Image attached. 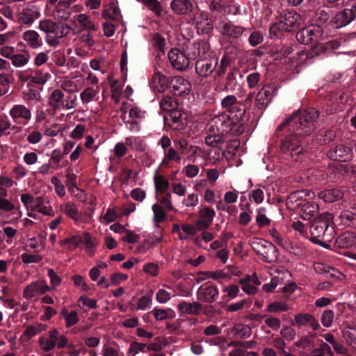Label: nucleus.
Returning a JSON list of instances; mask_svg holds the SVG:
<instances>
[{"label": "nucleus", "mask_w": 356, "mask_h": 356, "mask_svg": "<svg viewBox=\"0 0 356 356\" xmlns=\"http://www.w3.org/2000/svg\"><path fill=\"white\" fill-rule=\"evenodd\" d=\"M168 59L171 65L179 71L186 70L190 65L191 58L178 49H172L168 52Z\"/></svg>", "instance_id": "nucleus-9"}, {"label": "nucleus", "mask_w": 356, "mask_h": 356, "mask_svg": "<svg viewBox=\"0 0 356 356\" xmlns=\"http://www.w3.org/2000/svg\"><path fill=\"white\" fill-rule=\"evenodd\" d=\"M337 242L341 248H350L356 243V236L353 232H346L338 237Z\"/></svg>", "instance_id": "nucleus-35"}, {"label": "nucleus", "mask_w": 356, "mask_h": 356, "mask_svg": "<svg viewBox=\"0 0 356 356\" xmlns=\"http://www.w3.org/2000/svg\"><path fill=\"white\" fill-rule=\"evenodd\" d=\"M296 38L300 43L305 44H314L312 51L316 55H321L330 49H337L338 47L337 42H321L323 38L322 29L316 25H311L301 29L296 33Z\"/></svg>", "instance_id": "nucleus-3"}, {"label": "nucleus", "mask_w": 356, "mask_h": 356, "mask_svg": "<svg viewBox=\"0 0 356 356\" xmlns=\"http://www.w3.org/2000/svg\"><path fill=\"white\" fill-rule=\"evenodd\" d=\"M239 283L241 285L242 290L248 295L255 294L257 291V287H255L250 280V276H247L245 278L241 279Z\"/></svg>", "instance_id": "nucleus-51"}, {"label": "nucleus", "mask_w": 356, "mask_h": 356, "mask_svg": "<svg viewBox=\"0 0 356 356\" xmlns=\"http://www.w3.org/2000/svg\"><path fill=\"white\" fill-rule=\"evenodd\" d=\"M170 117L176 129H183L187 124V115L179 110L174 109L170 112Z\"/></svg>", "instance_id": "nucleus-30"}, {"label": "nucleus", "mask_w": 356, "mask_h": 356, "mask_svg": "<svg viewBox=\"0 0 356 356\" xmlns=\"http://www.w3.org/2000/svg\"><path fill=\"white\" fill-rule=\"evenodd\" d=\"M223 152L219 148H213L209 151L206 152V159H208L212 163L218 162L222 156Z\"/></svg>", "instance_id": "nucleus-58"}, {"label": "nucleus", "mask_w": 356, "mask_h": 356, "mask_svg": "<svg viewBox=\"0 0 356 356\" xmlns=\"http://www.w3.org/2000/svg\"><path fill=\"white\" fill-rule=\"evenodd\" d=\"M265 194L267 195L268 200L269 201V197L270 195L269 189L265 186L259 185L256 188L251 191L250 199L256 204H259L264 202Z\"/></svg>", "instance_id": "nucleus-28"}, {"label": "nucleus", "mask_w": 356, "mask_h": 356, "mask_svg": "<svg viewBox=\"0 0 356 356\" xmlns=\"http://www.w3.org/2000/svg\"><path fill=\"white\" fill-rule=\"evenodd\" d=\"M217 64L216 58L199 59L195 63V72L201 77H208L216 70Z\"/></svg>", "instance_id": "nucleus-14"}, {"label": "nucleus", "mask_w": 356, "mask_h": 356, "mask_svg": "<svg viewBox=\"0 0 356 356\" xmlns=\"http://www.w3.org/2000/svg\"><path fill=\"white\" fill-rule=\"evenodd\" d=\"M104 17L117 19L120 16L119 8L114 3H110L102 13Z\"/></svg>", "instance_id": "nucleus-54"}, {"label": "nucleus", "mask_w": 356, "mask_h": 356, "mask_svg": "<svg viewBox=\"0 0 356 356\" xmlns=\"http://www.w3.org/2000/svg\"><path fill=\"white\" fill-rule=\"evenodd\" d=\"M51 290L44 280H38L27 285L24 291V297L31 299L38 294L44 293Z\"/></svg>", "instance_id": "nucleus-17"}, {"label": "nucleus", "mask_w": 356, "mask_h": 356, "mask_svg": "<svg viewBox=\"0 0 356 356\" xmlns=\"http://www.w3.org/2000/svg\"><path fill=\"white\" fill-rule=\"evenodd\" d=\"M314 193L302 190L296 191L289 195L286 200L287 207L299 213L305 220H309L315 216L318 211V205L311 202Z\"/></svg>", "instance_id": "nucleus-4"}, {"label": "nucleus", "mask_w": 356, "mask_h": 356, "mask_svg": "<svg viewBox=\"0 0 356 356\" xmlns=\"http://www.w3.org/2000/svg\"><path fill=\"white\" fill-rule=\"evenodd\" d=\"M154 183L156 193H165L168 190L170 184L168 179L161 175H156L154 177Z\"/></svg>", "instance_id": "nucleus-46"}, {"label": "nucleus", "mask_w": 356, "mask_h": 356, "mask_svg": "<svg viewBox=\"0 0 356 356\" xmlns=\"http://www.w3.org/2000/svg\"><path fill=\"white\" fill-rule=\"evenodd\" d=\"M208 134L205 138L207 145L218 147L224 142V136L228 133L239 135L245 130L242 122H234L233 120L227 119L225 115L213 117L207 126Z\"/></svg>", "instance_id": "nucleus-2"}, {"label": "nucleus", "mask_w": 356, "mask_h": 356, "mask_svg": "<svg viewBox=\"0 0 356 356\" xmlns=\"http://www.w3.org/2000/svg\"><path fill=\"white\" fill-rule=\"evenodd\" d=\"M334 314L332 310L327 309L324 311L321 314V323L324 327H330L334 321Z\"/></svg>", "instance_id": "nucleus-63"}, {"label": "nucleus", "mask_w": 356, "mask_h": 356, "mask_svg": "<svg viewBox=\"0 0 356 356\" xmlns=\"http://www.w3.org/2000/svg\"><path fill=\"white\" fill-rule=\"evenodd\" d=\"M318 116V111L314 108L302 111L293 114L279 126L278 129L281 130L283 127L288 125L289 130L293 132L281 145V150L286 156H290L294 161L298 160L304 151L299 136L307 135L314 129V121Z\"/></svg>", "instance_id": "nucleus-1"}, {"label": "nucleus", "mask_w": 356, "mask_h": 356, "mask_svg": "<svg viewBox=\"0 0 356 356\" xmlns=\"http://www.w3.org/2000/svg\"><path fill=\"white\" fill-rule=\"evenodd\" d=\"M85 83V78L81 74L71 77H65L60 83L61 88L68 92H76Z\"/></svg>", "instance_id": "nucleus-15"}, {"label": "nucleus", "mask_w": 356, "mask_h": 356, "mask_svg": "<svg viewBox=\"0 0 356 356\" xmlns=\"http://www.w3.org/2000/svg\"><path fill=\"white\" fill-rule=\"evenodd\" d=\"M99 89L97 86L86 88L81 94L80 98L83 104L91 102L99 93Z\"/></svg>", "instance_id": "nucleus-40"}, {"label": "nucleus", "mask_w": 356, "mask_h": 356, "mask_svg": "<svg viewBox=\"0 0 356 356\" xmlns=\"http://www.w3.org/2000/svg\"><path fill=\"white\" fill-rule=\"evenodd\" d=\"M60 245H66L70 250L76 248L81 243V234L75 235L60 242Z\"/></svg>", "instance_id": "nucleus-57"}, {"label": "nucleus", "mask_w": 356, "mask_h": 356, "mask_svg": "<svg viewBox=\"0 0 356 356\" xmlns=\"http://www.w3.org/2000/svg\"><path fill=\"white\" fill-rule=\"evenodd\" d=\"M168 79L162 73V67L161 66L154 67V74L150 83L152 88L156 92H164L168 86Z\"/></svg>", "instance_id": "nucleus-16"}, {"label": "nucleus", "mask_w": 356, "mask_h": 356, "mask_svg": "<svg viewBox=\"0 0 356 356\" xmlns=\"http://www.w3.org/2000/svg\"><path fill=\"white\" fill-rule=\"evenodd\" d=\"M171 8L177 15H187L192 11L193 6L188 0H173Z\"/></svg>", "instance_id": "nucleus-27"}, {"label": "nucleus", "mask_w": 356, "mask_h": 356, "mask_svg": "<svg viewBox=\"0 0 356 356\" xmlns=\"http://www.w3.org/2000/svg\"><path fill=\"white\" fill-rule=\"evenodd\" d=\"M118 215L115 210L112 208H108L106 210V213L103 216L100 217L99 221L104 225H108V223L115 221Z\"/></svg>", "instance_id": "nucleus-64"}, {"label": "nucleus", "mask_w": 356, "mask_h": 356, "mask_svg": "<svg viewBox=\"0 0 356 356\" xmlns=\"http://www.w3.org/2000/svg\"><path fill=\"white\" fill-rule=\"evenodd\" d=\"M202 276H199L197 278V282H201L204 280L206 278H211L216 280H228L230 279L231 276L225 273L223 270H217V271H208L206 273H202Z\"/></svg>", "instance_id": "nucleus-36"}, {"label": "nucleus", "mask_w": 356, "mask_h": 356, "mask_svg": "<svg viewBox=\"0 0 356 356\" xmlns=\"http://www.w3.org/2000/svg\"><path fill=\"white\" fill-rule=\"evenodd\" d=\"M314 270L320 274L325 275L326 276H335L337 271L333 268H330L322 263H316L314 265Z\"/></svg>", "instance_id": "nucleus-53"}, {"label": "nucleus", "mask_w": 356, "mask_h": 356, "mask_svg": "<svg viewBox=\"0 0 356 356\" xmlns=\"http://www.w3.org/2000/svg\"><path fill=\"white\" fill-rule=\"evenodd\" d=\"M223 108H227L231 113L230 115H226L227 119H231L234 122H241L240 119L244 114V110L241 108V105L237 102L234 95H228L223 98L221 101ZM225 116V115H224Z\"/></svg>", "instance_id": "nucleus-8"}, {"label": "nucleus", "mask_w": 356, "mask_h": 356, "mask_svg": "<svg viewBox=\"0 0 356 356\" xmlns=\"http://www.w3.org/2000/svg\"><path fill=\"white\" fill-rule=\"evenodd\" d=\"M343 337L353 348H356V328L348 325L343 331Z\"/></svg>", "instance_id": "nucleus-45"}, {"label": "nucleus", "mask_w": 356, "mask_h": 356, "mask_svg": "<svg viewBox=\"0 0 356 356\" xmlns=\"http://www.w3.org/2000/svg\"><path fill=\"white\" fill-rule=\"evenodd\" d=\"M172 90L176 95L188 94L191 91L192 85L182 76H175L171 80Z\"/></svg>", "instance_id": "nucleus-19"}, {"label": "nucleus", "mask_w": 356, "mask_h": 356, "mask_svg": "<svg viewBox=\"0 0 356 356\" xmlns=\"http://www.w3.org/2000/svg\"><path fill=\"white\" fill-rule=\"evenodd\" d=\"M256 222L259 227H264L270 224V219L266 216V209L259 207L256 211Z\"/></svg>", "instance_id": "nucleus-44"}, {"label": "nucleus", "mask_w": 356, "mask_h": 356, "mask_svg": "<svg viewBox=\"0 0 356 356\" xmlns=\"http://www.w3.org/2000/svg\"><path fill=\"white\" fill-rule=\"evenodd\" d=\"M50 75L40 70L33 72L30 75L24 78V81H29L37 84H44L49 79ZM24 79V78H22Z\"/></svg>", "instance_id": "nucleus-31"}, {"label": "nucleus", "mask_w": 356, "mask_h": 356, "mask_svg": "<svg viewBox=\"0 0 356 356\" xmlns=\"http://www.w3.org/2000/svg\"><path fill=\"white\" fill-rule=\"evenodd\" d=\"M170 161L179 162L181 161V156H179L177 151L173 148L168 149L165 153V157L162 161L161 164L164 165H168Z\"/></svg>", "instance_id": "nucleus-56"}, {"label": "nucleus", "mask_w": 356, "mask_h": 356, "mask_svg": "<svg viewBox=\"0 0 356 356\" xmlns=\"http://www.w3.org/2000/svg\"><path fill=\"white\" fill-rule=\"evenodd\" d=\"M301 20L300 15L296 12L293 10L287 11L281 16L278 26L280 30L291 31L300 24Z\"/></svg>", "instance_id": "nucleus-11"}, {"label": "nucleus", "mask_w": 356, "mask_h": 356, "mask_svg": "<svg viewBox=\"0 0 356 356\" xmlns=\"http://www.w3.org/2000/svg\"><path fill=\"white\" fill-rule=\"evenodd\" d=\"M199 197L198 195L194 193H190L187 197L184 199L181 204L184 207L188 208H194L198 204Z\"/></svg>", "instance_id": "nucleus-62"}, {"label": "nucleus", "mask_w": 356, "mask_h": 356, "mask_svg": "<svg viewBox=\"0 0 356 356\" xmlns=\"http://www.w3.org/2000/svg\"><path fill=\"white\" fill-rule=\"evenodd\" d=\"M40 8L35 5H31L17 14L18 22L29 26L40 17Z\"/></svg>", "instance_id": "nucleus-12"}, {"label": "nucleus", "mask_w": 356, "mask_h": 356, "mask_svg": "<svg viewBox=\"0 0 356 356\" xmlns=\"http://www.w3.org/2000/svg\"><path fill=\"white\" fill-rule=\"evenodd\" d=\"M245 29L241 26L234 24L231 22H226L223 25L222 33L232 38H238L243 33Z\"/></svg>", "instance_id": "nucleus-29"}, {"label": "nucleus", "mask_w": 356, "mask_h": 356, "mask_svg": "<svg viewBox=\"0 0 356 356\" xmlns=\"http://www.w3.org/2000/svg\"><path fill=\"white\" fill-rule=\"evenodd\" d=\"M199 216L200 218L211 223L216 216V212L213 209L209 208V207H204L200 209Z\"/></svg>", "instance_id": "nucleus-61"}, {"label": "nucleus", "mask_w": 356, "mask_h": 356, "mask_svg": "<svg viewBox=\"0 0 356 356\" xmlns=\"http://www.w3.org/2000/svg\"><path fill=\"white\" fill-rule=\"evenodd\" d=\"M81 243L86 245V251L90 254H94V248L95 244L89 233L85 232L81 234Z\"/></svg>", "instance_id": "nucleus-55"}, {"label": "nucleus", "mask_w": 356, "mask_h": 356, "mask_svg": "<svg viewBox=\"0 0 356 356\" xmlns=\"http://www.w3.org/2000/svg\"><path fill=\"white\" fill-rule=\"evenodd\" d=\"M219 291L213 285H202L197 291L199 298L207 302H213L218 296Z\"/></svg>", "instance_id": "nucleus-21"}, {"label": "nucleus", "mask_w": 356, "mask_h": 356, "mask_svg": "<svg viewBox=\"0 0 356 356\" xmlns=\"http://www.w3.org/2000/svg\"><path fill=\"white\" fill-rule=\"evenodd\" d=\"M318 197L325 202H333L342 197V193L337 188L327 189L320 192Z\"/></svg>", "instance_id": "nucleus-32"}, {"label": "nucleus", "mask_w": 356, "mask_h": 356, "mask_svg": "<svg viewBox=\"0 0 356 356\" xmlns=\"http://www.w3.org/2000/svg\"><path fill=\"white\" fill-rule=\"evenodd\" d=\"M77 0H58L52 12V17L56 19L67 20L70 15V6Z\"/></svg>", "instance_id": "nucleus-18"}, {"label": "nucleus", "mask_w": 356, "mask_h": 356, "mask_svg": "<svg viewBox=\"0 0 356 356\" xmlns=\"http://www.w3.org/2000/svg\"><path fill=\"white\" fill-rule=\"evenodd\" d=\"M145 117V111L140 110L138 107H132L129 110V115H122L121 118L124 122H129V121H136V120H140Z\"/></svg>", "instance_id": "nucleus-37"}, {"label": "nucleus", "mask_w": 356, "mask_h": 356, "mask_svg": "<svg viewBox=\"0 0 356 356\" xmlns=\"http://www.w3.org/2000/svg\"><path fill=\"white\" fill-rule=\"evenodd\" d=\"M30 58L28 51L15 54L11 59L12 65L15 67H23L29 63Z\"/></svg>", "instance_id": "nucleus-41"}, {"label": "nucleus", "mask_w": 356, "mask_h": 356, "mask_svg": "<svg viewBox=\"0 0 356 356\" xmlns=\"http://www.w3.org/2000/svg\"><path fill=\"white\" fill-rule=\"evenodd\" d=\"M60 211L73 219L75 222L79 223L81 222V213L79 211L76 204L72 202H68L62 204L60 206Z\"/></svg>", "instance_id": "nucleus-24"}, {"label": "nucleus", "mask_w": 356, "mask_h": 356, "mask_svg": "<svg viewBox=\"0 0 356 356\" xmlns=\"http://www.w3.org/2000/svg\"><path fill=\"white\" fill-rule=\"evenodd\" d=\"M143 3L155 15L161 16L163 12V8L157 0H136Z\"/></svg>", "instance_id": "nucleus-42"}, {"label": "nucleus", "mask_w": 356, "mask_h": 356, "mask_svg": "<svg viewBox=\"0 0 356 356\" xmlns=\"http://www.w3.org/2000/svg\"><path fill=\"white\" fill-rule=\"evenodd\" d=\"M210 46L206 41L195 42L190 49L189 56L191 59H204L209 52Z\"/></svg>", "instance_id": "nucleus-20"}, {"label": "nucleus", "mask_w": 356, "mask_h": 356, "mask_svg": "<svg viewBox=\"0 0 356 356\" xmlns=\"http://www.w3.org/2000/svg\"><path fill=\"white\" fill-rule=\"evenodd\" d=\"M270 234L272 237V239L274 243L277 245L282 247L286 248L288 245V241L283 236H282L275 229H271L270 230Z\"/></svg>", "instance_id": "nucleus-59"}, {"label": "nucleus", "mask_w": 356, "mask_h": 356, "mask_svg": "<svg viewBox=\"0 0 356 356\" xmlns=\"http://www.w3.org/2000/svg\"><path fill=\"white\" fill-rule=\"evenodd\" d=\"M289 275L287 270L284 271L282 274H279L277 276L274 277L271 279L270 282L268 284L263 285V289L267 293L271 292L276 286L284 285L282 287V290L284 292L292 293L296 289L294 284H290L284 285V278Z\"/></svg>", "instance_id": "nucleus-13"}, {"label": "nucleus", "mask_w": 356, "mask_h": 356, "mask_svg": "<svg viewBox=\"0 0 356 356\" xmlns=\"http://www.w3.org/2000/svg\"><path fill=\"white\" fill-rule=\"evenodd\" d=\"M9 114L13 122L19 125H26L31 118V111L21 104L13 106Z\"/></svg>", "instance_id": "nucleus-10"}, {"label": "nucleus", "mask_w": 356, "mask_h": 356, "mask_svg": "<svg viewBox=\"0 0 356 356\" xmlns=\"http://www.w3.org/2000/svg\"><path fill=\"white\" fill-rule=\"evenodd\" d=\"M232 334L237 337L248 338L251 335V328L248 325L237 324L232 329Z\"/></svg>", "instance_id": "nucleus-43"}, {"label": "nucleus", "mask_w": 356, "mask_h": 356, "mask_svg": "<svg viewBox=\"0 0 356 356\" xmlns=\"http://www.w3.org/2000/svg\"><path fill=\"white\" fill-rule=\"evenodd\" d=\"M60 314L65 320L67 327L75 325L79 321L77 312L75 311L68 312L65 309H63Z\"/></svg>", "instance_id": "nucleus-52"}, {"label": "nucleus", "mask_w": 356, "mask_h": 356, "mask_svg": "<svg viewBox=\"0 0 356 356\" xmlns=\"http://www.w3.org/2000/svg\"><path fill=\"white\" fill-rule=\"evenodd\" d=\"M289 308V305L286 302L282 301H275L270 303L266 309V311L270 313H277L286 312Z\"/></svg>", "instance_id": "nucleus-50"}, {"label": "nucleus", "mask_w": 356, "mask_h": 356, "mask_svg": "<svg viewBox=\"0 0 356 356\" xmlns=\"http://www.w3.org/2000/svg\"><path fill=\"white\" fill-rule=\"evenodd\" d=\"M64 99V94L60 90H55L52 92L50 99L49 104L56 109L60 108V106L62 104V102Z\"/></svg>", "instance_id": "nucleus-48"}, {"label": "nucleus", "mask_w": 356, "mask_h": 356, "mask_svg": "<svg viewBox=\"0 0 356 356\" xmlns=\"http://www.w3.org/2000/svg\"><path fill=\"white\" fill-rule=\"evenodd\" d=\"M25 247L38 253L44 248V238L41 235L29 238L26 241Z\"/></svg>", "instance_id": "nucleus-34"}, {"label": "nucleus", "mask_w": 356, "mask_h": 356, "mask_svg": "<svg viewBox=\"0 0 356 356\" xmlns=\"http://www.w3.org/2000/svg\"><path fill=\"white\" fill-rule=\"evenodd\" d=\"M186 155V160L192 163H197L199 157L206 159V151L197 146L191 145Z\"/></svg>", "instance_id": "nucleus-33"}, {"label": "nucleus", "mask_w": 356, "mask_h": 356, "mask_svg": "<svg viewBox=\"0 0 356 356\" xmlns=\"http://www.w3.org/2000/svg\"><path fill=\"white\" fill-rule=\"evenodd\" d=\"M273 96V87L270 86L263 87L257 93L255 104L259 109L266 108L271 101Z\"/></svg>", "instance_id": "nucleus-22"}, {"label": "nucleus", "mask_w": 356, "mask_h": 356, "mask_svg": "<svg viewBox=\"0 0 356 356\" xmlns=\"http://www.w3.org/2000/svg\"><path fill=\"white\" fill-rule=\"evenodd\" d=\"M354 19V15L351 8L344 9L336 14L334 21L337 28L343 27L350 24Z\"/></svg>", "instance_id": "nucleus-23"}, {"label": "nucleus", "mask_w": 356, "mask_h": 356, "mask_svg": "<svg viewBox=\"0 0 356 356\" xmlns=\"http://www.w3.org/2000/svg\"><path fill=\"white\" fill-rule=\"evenodd\" d=\"M250 244L264 261L273 263L277 260V250L271 243L262 238H253L250 240Z\"/></svg>", "instance_id": "nucleus-6"}, {"label": "nucleus", "mask_w": 356, "mask_h": 356, "mask_svg": "<svg viewBox=\"0 0 356 356\" xmlns=\"http://www.w3.org/2000/svg\"><path fill=\"white\" fill-rule=\"evenodd\" d=\"M177 308L181 314L197 315L201 312L202 306L197 301L193 302L182 301L178 304Z\"/></svg>", "instance_id": "nucleus-26"}, {"label": "nucleus", "mask_w": 356, "mask_h": 356, "mask_svg": "<svg viewBox=\"0 0 356 356\" xmlns=\"http://www.w3.org/2000/svg\"><path fill=\"white\" fill-rule=\"evenodd\" d=\"M22 38L32 49H39L42 46V39L38 33L33 30H29L23 33Z\"/></svg>", "instance_id": "nucleus-25"}, {"label": "nucleus", "mask_w": 356, "mask_h": 356, "mask_svg": "<svg viewBox=\"0 0 356 356\" xmlns=\"http://www.w3.org/2000/svg\"><path fill=\"white\" fill-rule=\"evenodd\" d=\"M152 211L154 213L153 220L156 226H158V224L162 221H163L166 217L165 212L162 206L154 204L152 207Z\"/></svg>", "instance_id": "nucleus-49"}, {"label": "nucleus", "mask_w": 356, "mask_h": 356, "mask_svg": "<svg viewBox=\"0 0 356 356\" xmlns=\"http://www.w3.org/2000/svg\"><path fill=\"white\" fill-rule=\"evenodd\" d=\"M38 29L44 33L47 43L52 47L58 45L59 39L66 35L68 28L63 24H57L51 19H42L39 22Z\"/></svg>", "instance_id": "nucleus-5"}, {"label": "nucleus", "mask_w": 356, "mask_h": 356, "mask_svg": "<svg viewBox=\"0 0 356 356\" xmlns=\"http://www.w3.org/2000/svg\"><path fill=\"white\" fill-rule=\"evenodd\" d=\"M77 22L84 30L95 31L97 26L94 23L89 19L86 14H79L76 17Z\"/></svg>", "instance_id": "nucleus-47"}, {"label": "nucleus", "mask_w": 356, "mask_h": 356, "mask_svg": "<svg viewBox=\"0 0 356 356\" xmlns=\"http://www.w3.org/2000/svg\"><path fill=\"white\" fill-rule=\"evenodd\" d=\"M330 219V214L325 213L312 222L310 233L315 243H318L320 238H326L327 240L331 238V234H327Z\"/></svg>", "instance_id": "nucleus-7"}, {"label": "nucleus", "mask_w": 356, "mask_h": 356, "mask_svg": "<svg viewBox=\"0 0 356 356\" xmlns=\"http://www.w3.org/2000/svg\"><path fill=\"white\" fill-rule=\"evenodd\" d=\"M196 26L199 31L208 33L213 29V23L211 19H209L206 15H201L197 19Z\"/></svg>", "instance_id": "nucleus-39"}, {"label": "nucleus", "mask_w": 356, "mask_h": 356, "mask_svg": "<svg viewBox=\"0 0 356 356\" xmlns=\"http://www.w3.org/2000/svg\"><path fill=\"white\" fill-rule=\"evenodd\" d=\"M194 163H189L183 168L182 172L187 178H194L197 176L200 172V168Z\"/></svg>", "instance_id": "nucleus-60"}, {"label": "nucleus", "mask_w": 356, "mask_h": 356, "mask_svg": "<svg viewBox=\"0 0 356 356\" xmlns=\"http://www.w3.org/2000/svg\"><path fill=\"white\" fill-rule=\"evenodd\" d=\"M350 156V149L345 146L336 147L332 152V156L334 160L339 161H346Z\"/></svg>", "instance_id": "nucleus-38"}]
</instances>
